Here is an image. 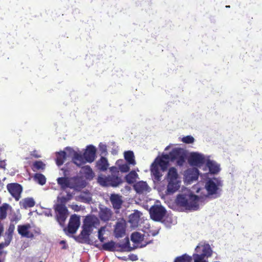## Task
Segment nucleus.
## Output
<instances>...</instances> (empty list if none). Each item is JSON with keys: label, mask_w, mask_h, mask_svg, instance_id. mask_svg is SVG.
Instances as JSON below:
<instances>
[{"label": "nucleus", "mask_w": 262, "mask_h": 262, "mask_svg": "<svg viewBox=\"0 0 262 262\" xmlns=\"http://www.w3.org/2000/svg\"><path fill=\"white\" fill-rule=\"evenodd\" d=\"M99 225V219L93 215L87 216L83 221L82 230L77 237V239L81 243L92 244L93 242L90 239L89 236L94 228Z\"/></svg>", "instance_id": "f257e3e1"}, {"label": "nucleus", "mask_w": 262, "mask_h": 262, "mask_svg": "<svg viewBox=\"0 0 262 262\" xmlns=\"http://www.w3.org/2000/svg\"><path fill=\"white\" fill-rule=\"evenodd\" d=\"M66 150L69 152V155L73 156V160L74 163L78 166H81L86 162L91 163L94 161L96 156V148L92 146L89 145L87 147L83 154V156L81 154L74 151L72 148L67 147Z\"/></svg>", "instance_id": "f03ea898"}, {"label": "nucleus", "mask_w": 262, "mask_h": 262, "mask_svg": "<svg viewBox=\"0 0 262 262\" xmlns=\"http://www.w3.org/2000/svg\"><path fill=\"white\" fill-rule=\"evenodd\" d=\"M202 202L201 198L189 192L179 194L176 199V203L178 205L188 210H197Z\"/></svg>", "instance_id": "7ed1b4c3"}, {"label": "nucleus", "mask_w": 262, "mask_h": 262, "mask_svg": "<svg viewBox=\"0 0 262 262\" xmlns=\"http://www.w3.org/2000/svg\"><path fill=\"white\" fill-rule=\"evenodd\" d=\"M170 160L169 155H163L161 157L157 158L151 165V173L154 177V182H159L162 176V172L166 169L169 161Z\"/></svg>", "instance_id": "20e7f679"}, {"label": "nucleus", "mask_w": 262, "mask_h": 262, "mask_svg": "<svg viewBox=\"0 0 262 262\" xmlns=\"http://www.w3.org/2000/svg\"><path fill=\"white\" fill-rule=\"evenodd\" d=\"M165 179L167 182L166 194H172L179 189L180 187L181 180L175 168H169Z\"/></svg>", "instance_id": "39448f33"}, {"label": "nucleus", "mask_w": 262, "mask_h": 262, "mask_svg": "<svg viewBox=\"0 0 262 262\" xmlns=\"http://www.w3.org/2000/svg\"><path fill=\"white\" fill-rule=\"evenodd\" d=\"M197 253L202 252L201 254H194L193 255L194 262H207L205 257L208 258L212 254V250L209 244H200L195 248Z\"/></svg>", "instance_id": "423d86ee"}, {"label": "nucleus", "mask_w": 262, "mask_h": 262, "mask_svg": "<svg viewBox=\"0 0 262 262\" xmlns=\"http://www.w3.org/2000/svg\"><path fill=\"white\" fill-rule=\"evenodd\" d=\"M97 181L102 186L117 187L122 183V179L118 175L113 174L107 177L101 175L98 177Z\"/></svg>", "instance_id": "0eeeda50"}, {"label": "nucleus", "mask_w": 262, "mask_h": 262, "mask_svg": "<svg viewBox=\"0 0 262 262\" xmlns=\"http://www.w3.org/2000/svg\"><path fill=\"white\" fill-rule=\"evenodd\" d=\"M222 186V181L217 178L209 179L205 184L208 195H216Z\"/></svg>", "instance_id": "6e6552de"}, {"label": "nucleus", "mask_w": 262, "mask_h": 262, "mask_svg": "<svg viewBox=\"0 0 262 262\" xmlns=\"http://www.w3.org/2000/svg\"><path fill=\"white\" fill-rule=\"evenodd\" d=\"M169 156L170 160L171 161L176 160L177 164L179 166H182L184 164L186 156L185 150L181 148L173 149Z\"/></svg>", "instance_id": "1a4fd4ad"}, {"label": "nucleus", "mask_w": 262, "mask_h": 262, "mask_svg": "<svg viewBox=\"0 0 262 262\" xmlns=\"http://www.w3.org/2000/svg\"><path fill=\"white\" fill-rule=\"evenodd\" d=\"M165 209L161 205H155L152 206L149 210L151 218L156 221H160L166 214Z\"/></svg>", "instance_id": "9d476101"}, {"label": "nucleus", "mask_w": 262, "mask_h": 262, "mask_svg": "<svg viewBox=\"0 0 262 262\" xmlns=\"http://www.w3.org/2000/svg\"><path fill=\"white\" fill-rule=\"evenodd\" d=\"M56 212V219L61 226H63L66 220L68 213V210L63 204H57L55 206Z\"/></svg>", "instance_id": "9b49d317"}, {"label": "nucleus", "mask_w": 262, "mask_h": 262, "mask_svg": "<svg viewBox=\"0 0 262 262\" xmlns=\"http://www.w3.org/2000/svg\"><path fill=\"white\" fill-rule=\"evenodd\" d=\"M7 187L10 194L16 201H18L23 190L21 186L17 183H11L8 184Z\"/></svg>", "instance_id": "f8f14e48"}, {"label": "nucleus", "mask_w": 262, "mask_h": 262, "mask_svg": "<svg viewBox=\"0 0 262 262\" xmlns=\"http://www.w3.org/2000/svg\"><path fill=\"white\" fill-rule=\"evenodd\" d=\"M206 160L205 156L198 152H191L189 158L190 164L197 166H200Z\"/></svg>", "instance_id": "ddd939ff"}, {"label": "nucleus", "mask_w": 262, "mask_h": 262, "mask_svg": "<svg viewBox=\"0 0 262 262\" xmlns=\"http://www.w3.org/2000/svg\"><path fill=\"white\" fill-rule=\"evenodd\" d=\"M184 181L190 183L197 180L199 175V170L196 168H189L184 172Z\"/></svg>", "instance_id": "4468645a"}, {"label": "nucleus", "mask_w": 262, "mask_h": 262, "mask_svg": "<svg viewBox=\"0 0 262 262\" xmlns=\"http://www.w3.org/2000/svg\"><path fill=\"white\" fill-rule=\"evenodd\" d=\"M80 226V218L76 215L71 216L68 225V232L70 233H76Z\"/></svg>", "instance_id": "2eb2a0df"}, {"label": "nucleus", "mask_w": 262, "mask_h": 262, "mask_svg": "<svg viewBox=\"0 0 262 262\" xmlns=\"http://www.w3.org/2000/svg\"><path fill=\"white\" fill-rule=\"evenodd\" d=\"M126 222L123 219L118 220L115 228V234L117 237H123L125 233Z\"/></svg>", "instance_id": "dca6fc26"}, {"label": "nucleus", "mask_w": 262, "mask_h": 262, "mask_svg": "<svg viewBox=\"0 0 262 262\" xmlns=\"http://www.w3.org/2000/svg\"><path fill=\"white\" fill-rule=\"evenodd\" d=\"M72 189L76 191H80L81 189L83 188L86 186V182L82 178L79 177L72 178Z\"/></svg>", "instance_id": "f3484780"}, {"label": "nucleus", "mask_w": 262, "mask_h": 262, "mask_svg": "<svg viewBox=\"0 0 262 262\" xmlns=\"http://www.w3.org/2000/svg\"><path fill=\"white\" fill-rule=\"evenodd\" d=\"M134 189L138 193H147L150 190V188L148 186L146 182L140 181L136 183L134 186Z\"/></svg>", "instance_id": "a211bd4d"}, {"label": "nucleus", "mask_w": 262, "mask_h": 262, "mask_svg": "<svg viewBox=\"0 0 262 262\" xmlns=\"http://www.w3.org/2000/svg\"><path fill=\"white\" fill-rule=\"evenodd\" d=\"M31 226L29 224L23 225H18L17 231L18 233L23 237L31 238L33 236V234L29 231Z\"/></svg>", "instance_id": "6ab92c4d"}, {"label": "nucleus", "mask_w": 262, "mask_h": 262, "mask_svg": "<svg viewBox=\"0 0 262 262\" xmlns=\"http://www.w3.org/2000/svg\"><path fill=\"white\" fill-rule=\"evenodd\" d=\"M72 181H73L72 178L67 177H61L57 179L58 184L62 190H65L67 188H71Z\"/></svg>", "instance_id": "aec40b11"}, {"label": "nucleus", "mask_w": 262, "mask_h": 262, "mask_svg": "<svg viewBox=\"0 0 262 262\" xmlns=\"http://www.w3.org/2000/svg\"><path fill=\"white\" fill-rule=\"evenodd\" d=\"M99 217L104 221H107L110 220L112 215V212L110 209L103 207L100 208Z\"/></svg>", "instance_id": "412c9836"}, {"label": "nucleus", "mask_w": 262, "mask_h": 262, "mask_svg": "<svg viewBox=\"0 0 262 262\" xmlns=\"http://www.w3.org/2000/svg\"><path fill=\"white\" fill-rule=\"evenodd\" d=\"M121 196L118 194H113L110 197L111 202L115 209H119L122 206L123 201Z\"/></svg>", "instance_id": "4be33fe9"}, {"label": "nucleus", "mask_w": 262, "mask_h": 262, "mask_svg": "<svg viewBox=\"0 0 262 262\" xmlns=\"http://www.w3.org/2000/svg\"><path fill=\"white\" fill-rule=\"evenodd\" d=\"M142 213L138 211L135 210L134 212L129 216V222L132 224L133 226H137L140 217Z\"/></svg>", "instance_id": "5701e85b"}, {"label": "nucleus", "mask_w": 262, "mask_h": 262, "mask_svg": "<svg viewBox=\"0 0 262 262\" xmlns=\"http://www.w3.org/2000/svg\"><path fill=\"white\" fill-rule=\"evenodd\" d=\"M206 166L211 173L215 174L220 170V165L214 161L207 160Z\"/></svg>", "instance_id": "b1692460"}, {"label": "nucleus", "mask_w": 262, "mask_h": 262, "mask_svg": "<svg viewBox=\"0 0 262 262\" xmlns=\"http://www.w3.org/2000/svg\"><path fill=\"white\" fill-rule=\"evenodd\" d=\"M80 172L85 177L86 179L92 180L94 177V173L91 167L88 166H84L81 167Z\"/></svg>", "instance_id": "393cba45"}, {"label": "nucleus", "mask_w": 262, "mask_h": 262, "mask_svg": "<svg viewBox=\"0 0 262 262\" xmlns=\"http://www.w3.org/2000/svg\"><path fill=\"white\" fill-rule=\"evenodd\" d=\"M107 160L104 157H101L96 163V166L101 171H105L108 167Z\"/></svg>", "instance_id": "a878e982"}, {"label": "nucleus", "mask_w": 262, "mask_h": 262, "mask_svg": "<svg viewBox=\"0 0 262 262\" xmlns=\"http://www.w3.org/2000/svg\"><path fill=\"white\" fill-rule=\"evenodd\" d=\"M124 156L125 160L128 164L132 165H135L136 163L135 160V156L132 151H125L124 153Z\"/></svg>", "instance_id": "bb28decb"}, {"label": "nucleus", "mask_w": 262, "mask_h": 262, "mask_svg": "<svg viewBox=\"0 0 262 262\" xmlns=\"http://www.w3.org/2000/svg\"><path fill=\"white\" fill-rule=\"evenodd\" d=\"M19 204L24 208L32 207L35 205V201L33 198H28L22 200Z\"/></svg>", "instance_id": "cd10ccee"}, {"label": "nucleus", "mask_w": 262, "mask_h": 262, "mask_svg": "<svg viewBox=\"0 0 262 262\" xmlns=\"http://www.w3.org/2000/svg\"><path fill=\"white\" fill-rule=\"evenodd\" d=\"M14 229V226L13 225H10L9 228V232L10 233L12 232ZM12 239V235L11 233L8 234L5 239V243H2L0 244V249H3L5 246H7L10 244Z\"/></svg>", "instance_id": "c85d7f7f"}, {"label": "nucleus", "mask_w": 262, "mask_h": 262, "mask_svg": "<svg viewBox=\"0 0 262 262\" xmlns=\"http://www.w3.org/2000/svg\"><path fill=\"white\" fill-rule=\"evenodd\" d=\"M143 239V235L138 232L133 233L131 235V241L137 244H140Z\"/></svg>", "instance_id": "c756f323"}, {"label": "nucleus", "mask_w": 262, "mask_h": 262, "mask_svg": "<svg viewBox=\"0 0 262 262\" xmlns=\"http://www.w3.org/2000/svg\"><path fill=\"white\" fill-rule=\"evenodd\" d=\"M138 177V175L136 172L132 171L125 177V179L127 183L132 184L136 181Z\"/></svg>", "instance_id": "7c9ffc66"}, {"label": "nucleus", "mask_w": 262, "mask_h": 262, "mask_svg": "<svg viewBox=\"0 0 262 262\" xmlns=\"http://www.w3.org/2000/svg\"><path fill=\"white\" fill-rule=\"evenodd\" d=\"M56 164L58 165H61L66 159V152L65 151H61L57 154Z\"/></svg>", "instance_id": "2f4dec72"}, {"label": "nucleus", "mask_w": 262, "mask_h": 262, "mask_svg": "<svg viewBox=\"0 0 262 262\" xmlns=\"http://www.w3.org/2000/svg\"><path fill=\"white\" fill-rule=\"evenodd\" d=\"M123 161L122 160H118L116 162L117 164L119 166V170L122 172H126L129 171V167L128 166V164L127 163H123L122 164Z\"/></svg>", "instance_id": "473e14b6"}, {"label": "nucleus", "mask_w": 262, "mask_h": 262, "mask_svg": "<svg viewBox=\"0 0 262 262\" xmlns=\"http://www.w3.org/2000/svg\"><path fill=\"white\" fill-rule=\"evenodd\" d=\"M79 197L80 200L83 202L89 203L92 201L91 194L89 192H82Z\"/></svg>", "instance_id": "72a5a7b5"}, {"label": "nucleus", "mask_w": 262, "mask_h": 262, "mask_svg": "<svg viewBox=\"0 0 262 262\" xmlns=\"http://www.w3.org/2000/svg\"><path fill=\"white\" fill-rule=\"evenodd\" d=\"M34 180L41 185H44L46 182V179L45 177L40 173L35 174L34 177Z\"/></svg>", "instance_id": "f704fd0d"}, {"label": "nucleus", "mask_w": 262, "mask_h": 262, "mask_svg": "<svg viewBox=\"0 0 262 262\" xmlns=\"http://www.w3.org/2000/svg\"><path fill=\"white\" fill-rule=\"evenodd\" d=\"M9 207V205L5 204L2 206L0 207V219H5L7 216V210Z\"/></svg>", "instance_id": "c9c22d12"}, {"label": "nucleus", "mask_w": 262, "mask_h": 262, "mask_svg": "<svg viewBox=\"0 0 262 262\" xmlns=\"http://www.w3.org/2000/svg\"><path fill=\"white\" fill-rule=\"evenodd\" d=\"M73 197V195L72 194L68 193L66 196L58 197V202H59V204H63L64 205L69 200H71Z\"/></svg>", "instance_id": "e433bc0d"}, {"label": "nucleus", "mask_w": 262, "mask_h": 262, "mask_svg": "<svg viewBox=\"0 0 262 262\" xmlns=\"http://www.w3.org/2000/svg\"><path fill=\"white\" fill-rule=\"evenodd\" d=\"M102 247L105 250L113 251L115 249V243L113 241L106 243L103 245Z\"/></svg>", "instance_id": "4c0bfd02"}, {"label": "nucleus", "mask_w": 262, "mask_h": 262, "mask_svg": "<svg viewBox=\"0 0 262 262\" xmlns=\"http://www.w3.org/2000/svg\"><path fill=\"white\" fill-rule=\"evenodd\" d=\"M191 260V257L186 254H185L182 256L177 257L174 262H190Z\"/></svg>", "instance_id": "58836bf2"}, {"label": "nucleus", "mask_w": 262, "mask_h": 262, "mask_svg": "<svg viewBox=\"0 0 262 262\" xmlns=\"http://www.w3.org/2000/svg\"><path fill=\"white\" fill-rule=\"evenodd\" d=\"M105 231V227H102L98 230V237L99 239L101 242H103L104 241V238L103 237V235Z\"/></svg>", "instance_id": "ea45409f"}, {"label": "nucleus", "mask_w": 262, "mask_h": 262, "mask_svg": "<svg viewBox=\"0 0 262 262\" xmlns=\"http://www.w3.org/2000/svg\"><path fill=\"white\" fill-rule=\"evenodd\" d=\"M34 168L36 170L43 169L45 167V164L41 161H36L33 164Z\"/></svg>", "instance_id": "a19ab883"}, {"label": "nucleus", "mask_w": 262, "mask_h": 262, "mask_svg": "<svg viewBox=\"0 0 262 262\" xmlns=\"http://www.w3.org/2000/svg\"><path fill=\"white\" fill-rule=\"evenodd\" d=\"M182 141L185 143H192L194 141V139L193 137L191 136H187L186 137H183L182 139Z\"/></svg>", "instance_id": "79ce46f5"}, {"label": "nucleus", "mask_w": 262, "mask_h": 262, "mask_svg": "<svg viewBox=\"0 0 262 262\" xmlns=\"http://www.w3.org/2000/svg\"><path fill=\"white\" fill-rule=\"evenodd\" d=\"M110 171L112 172V174L117 175V174L119 172L118 169L117 167H115V166L111 167L110 168Z\"/></svg>", "instance_id": "37998d69"}, {"label": "nucleus", "mask_w": 262, "mask_h": 262, "mask_svg": "<svg viewBox=\"0 0 262 262\" xmlns=\"http://www.w3.org/2000/svg\"><path fill=\"white\" fill-rule=\"evenodd\" d=\"M43 213L47 216H52L51 211L50 209H48V210H45L43 212Z\"/></svg>", "instance_id": "c03bdc74"}, {"label": "nucleus", "mask_w": 262, "mask_h": 262, "mask_svg": "<svg viewBox=\"0 0 262 262\" xmlns=\"http://www.w3.org/2000/svg\"><path fill=\"white\" fill-rule=\"evenodd\" d=\"M6 163L5 161H1L0 162V167L3 169H5Z\"/></svg>", "instance_id": "a18cd8bd"}, {"label": "nucleus", "mask_w": 262, "mask_h": 262, "mask_svg": "<svg viewBox=\"0 0 262 262\" xmlns=\"http://www.w3.org/2000/svg\"><path fill=\"white\" fill-rule=\"evenodd\" d=\"M100 149L101 150L103 151V152H105L106 151V147L105 145H103V144H100Z\"/></svg>", "instance_id": "49530a36"}, {"label": "nucleus", "mask_w": 262, "mask_h": 262, "mask_svg": "<svg viewBox=\"0 0 262 262\" xmlns=\"http://www.w3.org/2000/svg\"><path fill=\"white\" fill-rule=\"evenodd\" d=\"M129 257H130V259L133 261L136 260L138 259L137 256L135 255H132Z\"/></svg>", "instance_id": "de8ad7c7"}, {"label": "nucleus", "mask_w": 262, "mask_h": 262, "mask_svg": "<svg viewBox=\"0 0 262 262\" xmlns=\"http://www.w3.org/2000/svg\"><path fill=\"white\" fill-rule=\"evenodd\" d=\"M5 255H6V252H4V251H0V257L2 255H4V256H5ZM0 262H4V261L1 258H0Z\"/></svg>", "instance_id": "09e8293b"}, {"label": "nucleus", "mask_w": 262, "mask_h": 262, "mask_svg": "<svg viewBox=\"0 0 262 262\" xmlns=\"http://www.w3.org/2000/svg\"><path fill=\"white\" fill-rule=\"evenodd\" d=\"M72 207L73 209H75V210H77L79 208V207L78 205H72Z\"/></svg>", "instance_id": "8fccbe9b"}, {"label": "nucleus", "mask_w": 262, "mask_h": 262, "mask_svg": "<svg viewBox=\"0 0 262 262\" xmlns=\"http://www.w3.org/2000/svg\"><path fill=\"white\" fill-rule=\"evenodd\" d=\"M35 151H33V153L32 154V155L36 158L40 157L39 156L37 155L36 154H35Z\"/></svg>", "instance_id": "3c124183"}, {"label": "nucleus", "mask_w": 262, "mask_h": 262, "mask_svg": "<svg viewBox=\"0 0 262 262\" xmlns=\"http://www.w3.org/2000/svg\"><path fill=\"white\" fill-rule=\"evenodd\" d=\"M169 146H167V147L165 148V150H167L169 149Z\"/></svg>", "instance_id": "603ef678"}, {"label": "nucleus", "mask_w": 262, "mask_h": 262, "mask_svg": "<svg viewBox=\"0 0 262 262\" xmlns=\"http://www.w3.org/2000/svg\"><path fill=\"white\" fill-rule=\"evenodd\" d=\"M226 7H230L229 6H226Z\"/></svg>", "instance_id": "864d4df0"}, {"label": "nucleus", "mask_w": 262, "mask_h": 262, "mask_svg": "<svg viewBox=\"0 0 262 262\" xmlns=\"http://www.w3.org/2000/svg\"><path fill=\"white\" fill-rule=\"evenodd\" d=\"M39 262H42V261H39Z\"/></svg>", "instance_id": "5fc2aeb1"}]
</instances>
